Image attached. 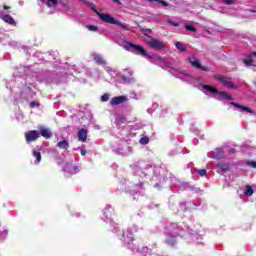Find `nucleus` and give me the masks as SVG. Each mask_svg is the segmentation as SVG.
<instances>
[{
	"label": "nucleus",
	"instance_id": "32",
	"mask_svg": "<svg viewBox=\"0 0 256 256\" xmlns=\"http://www.w3.org/2000/svg\"><path fill=\"white\" fill-rule=\"evenodd\" d=\"M101 101L103 102V103H107V101H109V94H103L102 96H101Z\"/></svg>",
	"mask_w": 256,
	"mask_h": 256
},
{
	"label": "nucleus",
	"instance_id": "25",
	"mask_svg": "<svg viewBox=\"0 0 256 256\" xmlns=\"http://www.w3.org/2000/svg\"><path fill=\"white\" fill-rule=\"evenodd\" d=\"M176 48L179 50V51H181V52H185V51H187V48H185V46L183 45V43H181V42H176Z\"/></svg>",
	"mask_w": 256,
	"mask_h": 256
},
{
	"label": "nucleus",
	"instance_id": "48",
	"mask_svg": "<svg viewBox=\"0 0 256 256\" xmlns=\"http://www.w3.org/2000/svg\"><path fill=\"white\" fill-rule=\"evenodd\" d=\"M251 55H252L253 57H256V52H252Z\"/></svg>",
	"mask_w": 256,
	"mask_h": 256
},
{
	"label": "nucleus",
	"instance_id": "18",
	"mask_svg": "<svg viewBox=\"0 0 256 256\" xmlns=\"http://www.w3.org/2000/svg\"><path fill=\"white\" fill-rule=\"evenodd\" d=\"M32 155L33 157H35V163H41V152L37 151V150H33L32 151Z\"/></svg>",
	"mask_w": 256,
	"mask_h": 256
},
{
	"label": "nucleus",
	"instance_id": "10",
	"mask_svg": "<svg viewBox=\"0 0 256 256\" xmlns=\"http://www.w3.org/2000/svg\"><path fill=\"white\" fill-rule=\"evenodd\" d=\"M0 19H2V21H4L5 23H8V25H13V26L17 25V22H15V19H13L9 14L4 15L0 13Z\"/></svg>",
	"mask_w": 256,
	"mask_h": 256
},
{
	"label": "nucleus",
	"instance_id": "11",
	"mask_svg": "<svg viewBox=\"0 0 256 256\" xmlns=\"http://www.w3.org/2000/svg\"><path fill=\"white\" fill-rule=\"evenodd\" d=\"M78 141H81L82 143L87 141V130L82 128L78 131Z\"/></svg>",
	"mask_w": 256,
	"mask_h": 256
},
{
	"label": "nucleus",
	"instance_id": "29",
	"mask_svg": "<svg viewBox=\"0 0 256 256\" xmlns=\"http://www.w3.org/2000/svg\"><path fill=\"white\" fill-rule=\"evenodd\" d=\"M57 3V0H48L47 7H56Z\"/></svg>",
	"mask_w": 256,
	"mask_h": 256
},
{
	"label": "nucleus",
	"instance_id": "3",
	"mask_svg": "<svg viewBox=\"0 0 256 256\" xmlns=\"http://www.w3.org/2000/svg\"><path fill=\"white\" fill-rule=\"evenodd\" d=\"M113 211L114 209L112 208L111 205H107L104 209H103V216L102 219L105 223L109 224L108 229L110 231H117V223L113 222V219L111 218L113 215Z\"/></svg>",
	"mask_w": 256,
	"mask_h": 256
},
{
	"label": "nucleus",
	"instance_id": "34",
	"mask_svg": "<svg viewBox=\"0 0 256 256\" xmlns=\"http://www.w3.org/2000/svg\"><path fill=\"white\" fill-rule=\"evenodd\" d=\"M244 193H254L253 187H251V185H246Z\"/></svg>",
	"mask_w": 256,
	"mask_h": 256
},
{
	"label": "nucleus",
	"instance_id": "24",
	"mask_svg": "<svg viewBox=\"0 0 256 256\" xmlns=\"http://www.w3.org/2000/svg\"><path fill=\"white\" fill-rule=\"evenodd\" d=\"M218 94L224 99H228V101H233V97H231L227 92H218Z\"/></svg>",
	"mask_w": 256,
	"mask_h": 256
},
{
	"label": "nucleus",
	"instance_id": "4",
	"mask_svg": "<svg viewBox=\"0 0 256 256\" xmlns=\"http://www.w3.org/2000/svg\"><path fill=\"white\" fill-rule=\"evenodd\" d=\"M126 51H130V53H137L138 55H141L142 57H147V50L143 48L141 45H136L131 42H127L124 46Z\"/></svg>",
	"mask_w": 256,
	"mask_h": 256
},
{
	"label": "nucleus",
	"instance_id": "33",
	"mask_svg": "<svg viewBox=\"0 0 256 256\" xmlns=\"http://www.w3.org/2000/svg\"><path fill=\"white\" fill-rule=\"evenodd\" d=\"M198 175H200V177H205V175H207V170L206 169L198 170Z\"/></svg>",
	"mask_w": 256,
	"mask_h": 256
},
{
	"label": "nucleus",
	"instance_id": "23",
	"mask_svg": "<svg viewBox=\"0 0 256 256\" xmlns=\"http://www.w3.org/2000/svg\"><path fill=\"white\" fill-rule=\"evenodd\" d=\"M184 27L186 28V31H191L192 33H197V28H195L193 25L185 24Z\"/></svg>",
	"mask_w": 256,
	"mask_h": 256
},
{
	"label": "nucleus",
	"instance_id": "27",
	"mask_svg": "<svg viewBox=\"0 0 256 256\" xmlns=\"http://www.w3.org/2000/svg\"><path fill=\"white\" fill-rule=\"evenodd\" d=\"M84 4L87 5L88 7H91L92 11H94L96 14L99 13V11L95 9V4H93V2L84 1Z\"/></svg>",
	"mask_w": 256,
	"mask_h": 256
},
{
	"label": "nucleus",
	"instance_id": "22",
	"mask_svg": "<svg viewBox=\"0 0 256 256\" xmlns=\"http://www.w3.org/2000/svg\"><path fill=\"white\" fill-rule=\"evenodd\" d=\"M141 33H143L145 39H149L151 37L148 33H151V29H145V28H140Z\"/></svg>",
	"mask_w": 256,
	"mask_h": 256
},
{
	"label": "nucleus",
	"instance_id": "7",
	"mask_svg": "<svg viewBox=\"0 0 256 256\" xmlns=\"http://www.w3.org/2000/svg\"><path fill=\"white\" fill-rule=\"evenodd\" d=\"M127 101H129V98H127V96H125V95L115 96V97L111 98L110 105H111V107H117V105L127 103Z\"/></svg>",
	"mask_w": 256,
	"mask_h": 256
},
{
	"label": "nucleus",
	"instance_id": "36",
	"mask_svg": "<svg viewBox=\"0 0 256 256\" xmlns=\"http://www.w3.org/2000/svg\"><path fill=\"white\" fill-rule=\"evenodd\" d=\"M226 5H235V0H223Z\"/></svg>",
	"mask_w": 256,
	"mask_h": 256
},
{
	"label": "nucleus",
	"instance_id": "38",
	"mask_svg": "<svg viewBox=\"0 0 256 256\" xmlns=\"http://www.w3.org/2000/svg\"><path fill=\"white\" fill-rule=\"evenodd\" d=\"M87 29H89V31H97V26H94V25H88L87 26Z\"/></svg>",
	"mask_w": 256,
	"mask_h": 256
},
{
	"label": "nucleus",
	"instance_id": "8",
	"mask_svg": "<svg viewBox=\"0 0 256 256\" xmlns=\"http://www.w3.org/2000/svg\"><path fill=\"white\" fill-rule=\"evenodd\" d=\"M40 133L37 130H30L25 133L26 143H33L39 139Z\"/></svg>",
	"mask_w": 256,
	"mask_h": 256
},
{
	"label": "nucleus",
	"instance_id": "14",
	"mask_svg": "<svg viewBox=\"0 0 256 256\" xmlns=\"http://www.w3.org/2000/svg\"><path fill=\"white\" fill-rule=\"evenodd\" d=\"M57 147H58V149L67 150V149H69V141L62 140V141L57 143Z\"/></svg>",
	"mask_w": 256,
	"mask_h": 256
},
{
	"label": "nucleus",
	"instance_id": "15",
	"mask_svg": "<svg viewBox=\"0 0 256 256\" xmlns=\"http://www.w3.org/2000/svg\"><path fill=\"white\" fill-rule=\"evenodd\" d=\"M166 243L168 245H175V243H177V238H175V236L173 235H166Z\"/></svg>",
	"mask_w": 256,
	"mask_h": 256
},
{
	"label": "nucleus",
	"instance_id": "42",
	"mask_svg": "<svg viewBox=\"0 0 256 256\" xmlns=\"http://www.w3.org/2000/svg\"><path fill=\"white\" fill-rule=\"evenodd\" d=\"M3 9H4L5 11H9V9H11V6L4 5V6H3Z\"/></svg>",
	"mask_w": 256,
	"mask_h": 256
},
{
	"label": "nucleus",
	"instance_id": "12",
	"mask_svg": "<svg viewBox=\"0 0 256 256\" xmlns=\"http://www.w3.org/2000/svg\"><path fill=\"white\" fill-rule=\"evenodd\" d=\"M231 105H233V107H237V109H240L241 111H246L247 113H253V110L247 106H243L236 102H231Z\"/></svg>",
	"mask_w": 256,
	"mask_h": 256
},
{
	"label": "nucleus",
	"instance_id": "5",
	"mask_svg": "<svg viewBox=\"0 0 256 256\" xmlns=\"http://www.w3.org/2000/svg\"><path fill=\"white\" fill-rule=\"evenodd\" d=\"M144 41L151 47V49H155L156 51H161L165 47V44L161 41H157L152 36H148V39H144Z\"/></svg>",
	"mask_w": 256,
	"mask_h": 256
},
{
	"label": "nucleus",
	"instance_id": "31",
	"mask_svg": "<svg viewBox=\"0 0 256 256\" xmlns=\"http://www.w3.org/2000/svg\"><path fill=\"white\" fill-rule=\"evenodd\" d=\"M246 165H248V167H251L252 169H256V161H247Z\"/></svg>",
	"mask_w": 256,
	"mask_h": 256
},
{
	"label": "nucleus",
	"instance_id": "39",
	"mask_svg": "<svg viewBox=\"0 0 256 256\" xmlns=\"http://www.w3.org/2000/svg\"><path fill=\"white\" fill-rule=\"evenodd\" d=\"M9 231H7V229H4L1 233V237H3L5 239V237H7Z\"/></svg>",
	"mask_w": 256,
	"mask_h": 256
},
{
	"label": "nucleus",
	"instance_id": "47",
	"mask_svg": "<svg viewBox=\"0 0 256 256\" xmlns=\"http://www.w3.org/2000/svg\"><path fill=\"white\" fill-rule=\"evenodd\" d=\"M134 231H135V233H137V231H139V228L134 227Z\"/></svg>",
	"mask_w": 256,
	"mask_h": 256
},
{
	"label": "nucleus",
	"instance_id": "17",
	"mask_svg": "<svg viewBox=\"0 0 256 256\" xmlns=\"http://www.w3.org/2000/svg\"><path fill=\"white\" fill-rule=\"evenodd\" d=\"M203 89H205L206 91H209L210 93H214V95H217L219 93V90H217V88L211 85H204Z\"/></svg>",
	"mask_w": 256,
	"mask_h": 256
},
{
	"label": "nucleus",
	"instance_id": "46",
	"mask_svg": "<svg viewBox=\"0 0 256 256\" xmlns=\"http://www.w3.org/2000/svg\"><path fill=\"white\" fill-rule=\"evenodd\" d=\"M251 195H253V193H246L247 197H251Z\"/></svg>",
	"mask_w": 256,
	"mask_h": 256
},
{
	"label": "nucleus",
	"instance_id": "28",
	"mask_svg": "<svg viewBox=\"0 0 256 256\" xmlns=\"http://www.w3.org/2000/svg\"><path fill=\"white\" fill-rule=\"evenodd\" d=\"M243 63H245L247 67H253V60L251 58H245Z\"/></svg>",
	"mask_w": 256,
	"mask_h": 256
},
{
	"label": "nucleus",
	"instance_id": "2",
	"mask_svg": "<svg viewBox=\"0 0 256 256\" xmlns=\"http://www.w3.org/2000/svg\"><path fill=\"white\" fill-rule=\"evenodd\" d=\"M96 15H98V17H100L101 21H103L104 23H110V25H117L121 29L129 31V26L125 25L121 21L116 20L113 16H111V14L96 12Z\"/></svg>",
	"mask_w": 256,
	"mask_h": 256
},
{
	"label": "nucleus",
	"instance_id": "41",
	"mask_svg": "<svg viewBox=\"0 0 256 256\" xmlns=\"http://www.w3.org/2000/svg\"><path fill=\"white\" fill-rule=\"evenodd\" d=\"M187 205V203H181L180 204V208L182 211H185V206Z\"/></svg>",
	"mask_w": 256,
	"mask_h": 256
},
{
	"label": "nucleus",
	"instance_id": "45",
	"mask_svg": "<svg viewBox=\"0 0 256 256\" xmlns=\"http://www.w3.org/2000/svg\"><path fill=\"white\" fill-rule=\"evenodd\" d=\"M192 191H195V193H198L199 190L197 188L193 187Z\"/></svg>",
	"mask_w": 256,
	"mask_h": 256
},
{
	"label": "nucleus",
	"instance_id": "35",
	"mask_svg": "<svg viewBox=\"0 0 256 256\" xmlns=\"http://www.w3.org/2000/svg\"><path fill=\"white\" fill-rule=\"evenodd\" d=\"M169 25H172V27H179V23L173 20H168Z\"/></svg>",
	"mask_w": 256,
	"mask_h": 256
},
{
	"label": "nucleus",
	"instance_id": "19",
	"mask_svg": "<svg viewBox=\"0 0 256 256\" xmlns=\"http://www.w3.org/2000/svg\"><path fill=\"white\" fill-rule=\"evenodd\" d=\"M217 169H220L222 173H226V171H229V164H217Z\"/></svg>",
	"mask_w": 256,
	"mask_h": 256
},
{
	"label": "nucleus",
	"instance_id": "6",
	"mask_svg": "<svg viewBox=\"0 0 256 256\" xmlns=\"http://www.w3.org/2000/svg\"><path fill=\"white\" fill-rule=\"evenodd\" d=\"M215 79L221 82L224 87H227L228 89H235V85H233L231 78L223 75H216Z\"/></svg>",
	"mask_w": 256,
	"mask_h": 256
},
{
	"label": "nucleus",
	"instance_id": "40",
	"mask_svg": "<svg viewBox=\"0 0 256 256\" xmlns=\"http://www.w3.org/2000/svg\"><path fill=\"white\" fill-rule=\"evenodd\" d=\"M80 153H81V155L83 156V157H85V155H87V150H85V149H81L80 150Z\"/></svg>",
	"mask_w": 256,
	"mask_h": 256
},
{
	"label": "nucleus",
	"instance_id": "37",
	"mask_svg": "<svg viewBox=\"0 0 256 256\" xmlns=\"http://www.w3.org/2000/svg\"><path fill=\"white\" fill-rule=\"evenodd\" d=\"M39 103L37 102H30V109H35V107H39Z\"/></svg>",
	"mask_w": 256,
	"mask_h": 256
},
{
	"label": "nucleus",
	"instance_id": "21",
	"mask_svg": "<svg viewBox=\"0 0 256 256\" xmlns=\"http://www.w3.org/2000/svg\"><path fill=\"white\" fill-rule=\"evenodd\" d=\"M149 3H153L155 1L156 3H159L160 5H163V7H169V3L165 0H147Z\"/></svg>",
	"mask_w": 256,
	"mask_h": 256
},
{
	"label": "nucleus",
	"instance_id": "9",
	"mask_svg": "<svg viewBox=\"0 0 256 256\" xmlns=\"http://www.w3.org/2000/svg\"><path fill=\"white\" fill-rule=\"evenodd\" d=\"M189 63L190 65H192V67H195V69H199L200 71H208L207 67L201 65V63L199 62V60L193 58H189Z\"/></svg>",
	"mask_w": 256,
	"mask_h": 256
},
{
	"label": "nucleus",
	"instance_id": "43",
	"mask_svg": "<svg viewBox=\"0 0 256 256\" xmlns=\"http://www.w3.org/2000/svg\"><path fill=\"white\" fill-rule=\"evenodd\" d=\"M114 3H116V5H121V1L120 0H112Z\"/></svg>",
	"mask_w": 256,
	"mask_h": 256
},
{
	"label": "nucleus",
	"instance_id": "16",
	"mask_svg": "<svg viewBox=\"0 0 256 256\" xmlns=\"http://www.w3.org/2000/svg\"><path fill=\"white\" fill-rule=\"evenodd\" d=\"M39 133L42 135V137H44V139H50L52 135L51 131H49L47 128L42 129Z\"/></svg>",
	"mask_w": 256,
	"mask_h": 256
},
{
	"label": "nucleus",
	"instance_id": "44",
	"mask_svg": "<svg viewBox=\"0 0 256 256\" xmlns=\"http://www.w3.org/2000/svg\"><path fill=\"white\" fill-rule=\"evenodd\" d=\"M77 169H79L78 166H73V170H74V171H77Z\"/></svg>",
	"mask_w": 256,
	"mask_h": 256
},
{
	"label": "nucleus",
	"instance_id": "26",
	"mask_svg": "<svg viewBox=\"0 0 256 256\" xmlns=\"http://www.w3.org/2000/svg\"><path fill=\"white\" fill-rule=\"evenodd\" d=\"M60 4L62 5V7H64V9H66V11H69L71 9V5L69 4L68 1H60Z\"/></svg>",
	"mask_w": 256,
	"mask_h": 256
},
{
	"label": "nucleus",
	"instance_id": "1",
	"mask_svg": "<svg viewBox=\"0 0 256 256\" xmlns=\"http://www.w3.org/2000/svg\"><path fill=\"white\" fill-rule=\"evenodd\" d=\"M121 241H123L125 247H128V249H131V251H137L138 253H147L149 251L148 247H137V244H135L133 240V233L130 229L124 230L122 238H120Z\"/></svg>",
	"mask_w": 256,
	"mask_h": 256
},
{
	"label": "nucleus",
	"instance_id": "13",
	"mask_svg": "<svg viewBox=\"0 0 256 256\" xmlns=\"http://www.w3.org/2000/svg\"><path fill=\"white\" fill-rule=\"evenodd\" d=\"M168 229H169V231H171V233L181 235V229H180L179 225H177V224H172Z\"/></svg>",
	"mask_w": 256,
	"mask_h": 256
},
{
	"label": "nucleus",
	"instance_id": "20",
	"mask_svg": "<svg viewBox=\"0 0 256 256\" xmlns=\"http://www.w3.org/2000/svg\"><path fill=\"white\" fill-rule=\"evenodd\" d=\"M94 61L95 63H97V65H105V60L103 59V57L96 55L94 57Z\"/></svg>",
	"mask_w": 256,
	"mask_h": 256
},
{
	"label": "nucleus",
	"instance_id": "30",
	"mask_svg": "<svg viewBox=\"0 0 256 256\" xmlns=\"http://www.w3.org/2000/svg\"><path fill=\"white\" fill-rule=\"evenodd\" d=\"M140 143L141 145H147L149 143V138L148 137L140 138Z\"/></svg>",
	"mask_w": 256,
	"mask_h": 256
}]
</instances>
